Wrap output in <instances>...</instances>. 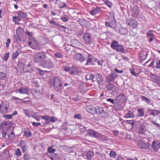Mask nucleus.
<instances>
[{
    "instance_id": "obj_12",
    "label": "nucleus",
    "mask_w": 160,
    "mask_h": 160,
    "mask_svg": "<svg viewBox=\"0 0 160 160\" xmlns=\"http://www.w3.org/2000/svg\"><path fill=\"white\" fill-rule=\"evenodd\" d=\"M95 77L99 85H102L104 83V80L103 77L98 73L96 74Z\"/></svg>"
},
{
    "instance_id": "obj_1",
    "label": "nucleus",
    "mask_w": 160,
    "mask_h": 160,
    "mask_svg": "<svg viewBox=\"0 0 160 160\" xmlns=\"http://www.w3.org/2000/svg\"><path fill=\"white\" fill-rule=\"evenodd\" d=\"M62 84V81L61 79L59 77H56L54 78L50 86L51 87L53 86L54 89L58 91L61 89Z\"/></svg>"
},
{
    "instance_id": "obj_13",
    "label": "nucleus",
    "mask_w": 160,
    "mask_h": 160,
    "mask_svg": "<svg viewBox=\"0 0 160 160\" xmlns=\"http://www.w3.org/2000/svg\"><path fill=\"white\" fill-rule=\"evenodd\" d=\"M138 144V147L142 149H147L149 146L148 143H146L142 140H141L139 141Z\"/></svg>"
},
{
    "instance_id": "obj_4",
    "label": "nucleus",
    "mask_w": 160,
    "mask_h": 160,
    "mask_svg": "<svg viewBox=\"0 0 160 160\" xmlns=\"http://www.w3.org/2000/svg\"><path fill=\"white\" fill-rule=\"evenodd\" d=\"M28 45L33 49L38 50L41 49L38 43L34 38L29 39Z\"/></svg>"
},
{
    "instance_id": "obj_53",
    "label": "nucleus",
    "mask_w": 160,
    "mask_h": 160,
    "mask_svg": "<svg viewBox=\"0 0 160 160\" xmlns=\"http://www.w3.org/2000/svg\"><path fill=\"white\" fill-rule=\"evenodd\" d=\"M64 70L66 72L69 71L70 73V71L71 70V68H70L68 66H63Z\"/></svg>"
},
{
    "instance_id": "obj_7",
    "label": "nucleus",
    "mask_w": 160,
    "mask_h": 160,
    "mask_svg": "<svg viewBox=\"0 0 160 160\" xmlns=\"http://www.w3.org/2000/svg\"><path fill=\"white\" fill-rule=\"evenodd\" d=\"M150 80L154 84L160 87V76L154 74H151L150 77Z\"/></svg>"
},
{
    "instance_id": "obj_46",
    "label": "nucleus",
    "mask_w": 160,
    "mask_h": 160,
    "mask_svg": "<svg viewBox=\"0 0 160 160\" xmlns=\"http://www.w3.org/2000/svg\"><path fill=\"white\" fill-rule=\"evenodd\" d=\"M31 67V64L29 63L27 65V68L26 72H32L33 71V69L31 68L30 67Z\"/></svg>"
},
{
    "instance_id": "obj_38",
    "label": "nucleus",
    "mask_w": 160,
    "mask_h": 160,
    "mask_svg": "<svg viewBox=\"0 0 160 160\" xmlns=\"http://www.w3.org/2000/svg\"><path fill=\"white\" fill-rule=\"evenodd\" d=\"M94 76L92 74H88L86 76V79L87 80H92Z\"/></svg>"
},
{
    "instance_id": "obj_33",
    "label": "nucleus",
    "mask_w": 160,
    "mask_h": 160,
    "mask_svg": "<svg viewBox=\"0 0 160 160\" xmlns=\"http://www.w3.org/2000/svg\"><path fill=\"white\" fill-rule=\"evenodd\" d=\"M94 155V153L91 151H89L87 153V156L88 159H92Z\"/></svg>"
},
{
    "instance_id": "obj_14",
    "label": "nucleus",
    "mask_w": 160,
    "mask_h": 160,
    "mask_svg": "<svg viewBox=\"0 0 160 160\" xmlns=\"http://www.w3.org/2000/svg\"><path fill=\"white\" fill-rule=\"evenodd\" d=\"M147 130V126L142 124L138 128V133L140 134H145Z\"/></svg>"
},
{
    "instance_id": "obj_34",
    "label": "nucleus",
    "mask_w": 160,
    "mask_h": 160,
    "mask_svg": "<svg viewBox=\"0 0 160 160\" xmlns=\"http://www.w3.org/2000/svg\"><path fill=\"white\" fill-rule=\"evenodd\" d=\"M55 3L57 4H59V7L61 8H64L66 5V4L65 3L62 2L59 0H56Z\"/></svg>"
},
{
    "instance_id": "obj_16",
    "label": "nucleus",
    "mask_w": 160,
    "mask_h": 160,
    "mask_svg": "<svg viewBox=\"0 0 160 160\" xmlns=\"http://www.w3.org/2000/svg\"><path fill=\"white\" fill-rule=\"evenodd\" d=\"M152 147L155 151H157L160 148V142L159 141H154L152 144Z\"/></svg>"
},
{
    "instance_id": "obj_23",
    "label": "nucleus",
    "mask_w": 160,
    "mask_h": 160,
    "mask_svg": "<svg viewBox=\"0 0 160 160\" xmlns=\"http://www.w3.org/2000/svg\"><path fill=\"white\" fill-rule=\"evenodd\" d=\"M106 88L108 91L113 90L116 88V86L113 84L109 83L106 87Z\"/></svg>"
},
{
    "instance_id": "obj_54",
    "label": "nucleus",
    "mask_w": 160,
    "mask_h": 160,
    "mask_svg": "<svg viewBox=\"0 0 160 160\" xmlns=\"http://www.w3.org/2000/svg\"><path fill=\"white\" fill-rule=\"evenodd\" d=\"M9 52L5 53L4 57L3 58V60L5 61H7L8 59V58L9 56Z\"/></svg>"
},
{
    "instance_id": "obj_49",
    "label": "nucleus",
    "mask_w": 160,
    "mask_h": 160,
    "mask_svg": "<svg viewBox=\"0 0 160 160\" xmlns=\"http://www.w3.org/2000/svg\"><path fill=\"white\" fill-rule=\"evenodd\" d=\"M120 32L122 34H125L127 32V30L125 28H122L120 29Z\"/></svg>"
},
{
    "instance_id": "obj_51",
    "label": "nucleus",
    "mask_w": 160,
    "mask_h": 160,
    "mask_svg": "<svg viewBox=\"0 0 160 160\" xmlns=\"http://www.w3.org/2000/svg\"><path fill=\"white\" fill-rule=\"evenodd\" d=\"M95 131L92 130H90L88 131V134L91 136L93 137Z\"/></svg>"
},
{
    "instance_id": "obj_18",
    "label": "nucleus",
    "mask_w": 160,
    "mask_h": 160,
    "mask_svg": "<svg viewBox=\"0 0 160 160\" xmlns=\"http://www.w3.org/2000/svg\"><path fill=\"white\" fill-rule=\"evenodd\" d=\"M74 58L76 60H79L81 62L85 61V59L82 55L80 53H77L75 54L74 56Z\"/></svg>"
},
{
    "instance_id": "obj_63",
    "label": "nucleus",
    "mask_w": 160,
    "mask_h": 160,
    "mask_svg": "<svg viewBox=\"0 0 160 160\" xmlns=\"http://www.w3.org/2000/svg\"><path fill=\"white\" fill-rule=\"evenodd\" d=\"M15 154L18 156H20L21 155V153L19 149L18 148L16 149L15 151Z\"/></svg>"
},
{
    "instance_id": "obj_35",
    "label": "nucleus",
    "mask_w": 160,
    "mask_h": 160,
    "mask_svg": "<svg viewBox=\"0 0 160 160\" xmlns=\"http://www.w3.org/2000/svg\"><path fill=\"white\" fill-rule=\"evenodd\" d=\"M41 118L45 120V123L47 124H48L50 123V117L46 115L42 116Z\"/></svg>"
},
{
    "instance_id": "obj_19",
    "label": "nucleus",
    "mask_w": 160,
    "mask_h": 160,
    "mask_svg": "<svg viewBox=\"0 0 160 160\" xmlns=\"http://www.w3.org/2000/svg\"><path fill=\"white\" fill-rule=\"evenodd\" d=\"M95 59L92 55H89L88 59L87 60L86 65L93 64V62H95Z\"/></svg>"
},
{
    "instance_id": "obj_52",
    "label": "nucleus",
    "mask_w": 160,
    "mask_h": 160,
    "mask_svg": "<svg viewBox=\"0 0 160 160\" xmlns=\"http://www.w3.org/2000/svg\"><path fill=\"white\" fill-rule=\"evenodd\" d=\"M152 31H148L147 33V35L148 37H154V35L152 33Z\"/></svg>"
},
{
    "instance_id": "obj_62",
    "label": "nucleus",
    "mask_w": 160,
    "mask_h": 160,
    "mask_svg": "<svg viewBox=\"0 0 160 160\" xmlns=\"http://www.w3.org/2000/svg\"><path fill=\"white\" fill-rule=\"evenodd\" d=\"M6 76V74L4 73L0 72V79H3Z\"/></svg>"
},
{
    "instance_id": "obj_40",
    "label": "nucleus",
    "mask_w": 160,
    "mask_h": 160,
    "mask_svg": "<svg viewBox=\"0 0 160 160\" xmlns=\"http://www.w3.org/2000/svg\"><path fill=\"white\" fill-rule=\"evenodd\" d=\"M125 122H126L127 124L131 125L132 127H133L135 122V121L133 120H126Z\"/></svg>"
},
{
    "instance_id": "obj_41",
    "label": "nucleus",
    "mask_w": 160,
    "mask_h": 160,
    "mask_svg": "<svg viewBox=\"0 0 160 160\" xmlns=\"http://www.w3.org/2000/svg\"><path fill=\"white\" fill-rule=\"evenodd\" d=\"M140 98L142 101L145 102L149 104L150 103V100L148 98L142 95L140 96Z\"/></svg>"
},
{
    "instance_id": "obj_57",
    "label": "nucleus",
    "mask_w": 160,
    "mask_h": 160,
    "mask_svg": "<svg viewBox=\"0 0 160 160\" xmlns=\"http://www.w3.org/2000/svg\"><path fill=\"white\" fill-rule=\"evenodd\" d=\"M21 148L23 150V152H25L27 150V146L25 145H22L21 144Z\"/></svg>"
},
{
    "instance_id": "obj_9",
    "label": "nucleus",
    "mask_w": 160,
    "mask_h": 160,
    "mask_svg": "<svg viewBox=\"0 0 160 160\" xmlns=\"http://www.w3.org/2000/svg\"><path fill=\"white\" fill-rule=\"evenodd\" d=\"M131 15L133 18H136L139 12V8L136 5L134 6L131 11Z\"/></svg>"
},
{
    "instance_id": "obj_11",
    "label": "nucleus",
    "mask_w": 160,
    "mask_h": 160,
    "mask_svg": "<svg viewBox=\"0 0 160 160\" xmlns=\"http://www.w3.org/2000/svg\"><path fill=\"white\" fill-rule=\"evenodd\" d=\"M83 38L86 44H89L91 43L92 41L91 35L89 33H85Z\"/></svg>"
},
{
    "instance_id": "obj_17",
    "label": "nucleus",
    "mask_w": 160,
    "mask_h": 160,
    "mask_svg": "<svg viewBox=\"0 0 160 160\" xmlns=\"http://www.w3.org/2000/svg\"><path fill=\"white\" fill-rule=\"evenodd\" d=\"M87 111L91 114H94L96 113V109L91 106H88L86 107Z\"/></svg>"
},
{
    "instance_id": "obj_24",
    "label": "nucleus",
    "mask_w": 160,
    "mask_h": 160,
    "mask_svg": "<svg viewBox=\"0 0 160 160\" xmlns=\"http://www.w3.org/2000/svg\"><path fill=\"white\" fill-rule=\"evenodd\" d=\"M101 11V8L99 7H97L92 10L90 12V13L92 15H94L99 13Z\"/></svg>"
},
{
    "instance_id": "obj_8",
    "label": "nucleus",
    "mask_w": 160,
    "mask_h": 160,
    "mask_svg": "<svg viewBox=\"0 0 160 160\" xmlns=\"http://www.w3.org/2000/svg\"><path fill=\"white\" fill-rule=\"evenodd\" d=\"M127 24L132 28H136L138 25V23L136 20L131 18H128L126 19Z\"/></svg>"
},
{
    "instance_id": "obj_55",
    "label": "nucleus",
    "mask_w": 160,
    "mask_h": 160,
    "mask_svg": "<svg viewBox=\"0 0 160 160\" xmlns=\"http://www.w3.org/2000/svg\"><path fill=\"white\" fill-rule=\"evenodd\" d=\"M54 55L56 57L58 58H62L63 57L62 55L59 52L56 53Z\"/></svg>"
},
{
    "instance_id": "obj_59",
    "label": "nucleus",
    "mask_w": 160,
    "mask_h": 160,
    "mask_svg": "<svg viewBox=\"0 0 160 160\" xmlns=\"http://www.w3.org/2000/svg\"><path fill=\"white\" fill-rule=\"evenodd\" d=\"M25 136L27 137H29L31 136L32 133L30 132H24Z\"/></svg>"
},
{
    "instance_id": "obj_37",
    "label": "nucleus",
    "mask_w": 160,
    "mask_h": 160,
    "mask_svg": "<svg viewBox=\"0 0 160 160\" xmlns=\"http://www.w3.org/2000/svg\"><path fill=\"white\" fill-rule=\"evenodd\" d=\"M21 20V19L18 16L17 17H13V20L15 23L16 24H19L18 22L20 21Z\"/></svg>"
},
{
    "instance_id": "obj_15",
    "label": "nucleus",
    "mask_w": 160,
    "mask_h": 160,
    "mask_svg": "<svg viewBox=\"0 0 160 160\" xmlns=\"http://www.w3.org/2000/svg\"><path fill=\"white\" fill-rule=\"evenodd\" d=\"M155 62L156 65L155 66V68L157 69H159L160 68V60H153V61L151 62V63L148 65V66L149 67H152L154 68V62L155 61Z\"/></svg>"
},
{
    "instance_id": "obj_39",
    "label": "nucleus",
    "mask_w": 160,
    "mask_h": 160,
    "mask_svg": "<svg viewBox=\"0 0 160 160\" xmlns=\"http://www.w3.org/2000/svg\"><path fill=\"white\" fill-rule=\"evenodd\" d=\"M53 157H51V160H59L60 157L59 155L57 153L53 154Z\"/></svg>"
},
{
    "instance_id": "obj_27",
    "label": "nucleus",
    "mask_w": 160,
    "mask_h": 160,
    "mask_svg": "<svg viewBox=\"0 0 160 160\" xmlns=\"http://www.w3.org/2000/svg\"><path fill=\"white\" fill-rule=\"evenodd\" d=\"M18 92L20 94H28V90L27 89L24 88H21L18 89Z\"/></svg>"
},
{
    "instance_id": "obj_29",
    "label": "nucleus",
    "mask_w": 160,
    "mask_h": 160,
    "mask_svg": "<svg viewBox=\"0 0 160 160\" xmlns=\"http://www.w3.org/2000/svg\"><path fill=\"white\" fill-rule=\"evenodd\" d=\"M79 71L77 68L76 67H72L70 71V74L72 75L76 74L78 73Z\"/></svg>"
},
{
    "instance_id": "obj_44",
    "label": "nucleus",
    "mask_w": 160,
    "mask_h": 160,
    "mask_svg": "<svg viewBox=\"0 0 160 160\" xmlns=\"http://www.w3.org/2000/svg\"><path fill=\"white\" fill-rule=\"evenodd\" d=\"M13 39L14 42L17 43L20 40V39L19 37H17L15 35L13 36Z\"/></svg>"
},
{
    "instance_id": "obj_50",
    "label": "nucleus",
    "mask_w": 160,
    "mask_h": 160,
    "mask_svg": "<svg viewBox=\"0 0 160 160\" xmlns=\"http://www.w3.org/2000/svg\"><path fill=\"white\" fill-rule=\"evenodd\" d=\"M56 151V150L52 148L51 147H50L48 148V153H53Z\"/></svg>"
},
{
    "instance_id": "obj_48",
    "label": "nucleus",
    "mask_w": 160,
    "mask_h": 160,
    "mask_svg": "<svg viewBox=\"0 0 160 160\" xmlns=\"http://www.w3.org/2000/svg\"><path fill=\"white\" fill-rule=\"evenodd\" d=\"M77 35L79 36H81L83 34V30L80 29L78 30L76 32Z\"/></svg>"
},
{
    "instance_id": "obj_20",
    "label": "nucleus",
    "mask_w": 160,
    "mask_h": 160,
    "mask_svg": "<svg viewBox=\"0 0 160 160\" xmlns=\"http://www.w3.org/2000/svg\"><path fill=\"white\" fill-rule=\"evenodd\" d=\"M12 125V123L10 122H4L1 124L0 127L1 128H8L10 127Z\"/></svg>"
},
{
    "instance_id": "obj_2",
    "label": "nucleus",
    "mask_w": 160,
    "mask_h": 160,
    "mask_svg": "<svg viewBox=\"0 0 160 160\" xmlns=\"http://www.w3.org/2000/svg\"><path fill=\"white\" fill-rule=\"evenodd\" d=\"M46 58V55L45 52H39L34 56V60L35 62H40L42 61Z\"/></svg>"
},
{
    "instance_id": "obj_45",
    "label": "nucleus",
    "mask_w": 160,
    "mask_h": 160,
    "mask_svg": "<svg viewBox=\"0 0 160 160\" xmlns=\"http://www.w3.org/2000/svg\"><path fill=\"white\" fill-rule=\"evenodd\" d=\"M103 1L109 8H111L112 7V3L110 1L108 0H103Z\"/></svg>"
},
{
    "instance_id": "obj_61",
    "label": "nucleus",
    "mask_w": 160,
    "mask_h": 160,
    "mask_svg": "<svg viewBox=\"0 0 160 160\" xmlns=\"http://www.w3.org/2000/svg\"><path fill=\"white\" fill-rule=\"evenodd\" d=\"M18 55V53L17 52H15L12 55V59L14 60L15 58H16Z\"/></svg>"
},
{
    "instance_id": "obj_42",
    "label": "nucleus",
    "mask_w": 160,
    "mask_h": 160,
    "mask_svg": "<svg viewBox=\"0 0 160 160\" xmlns=\"http://www.w3.org/2000/svg\"><path fill=\"white\" fill-rule=\"evenodd\" d=\"M138 116L139 117H142L144 114V112L143 109L142 108H139L138 109Z\"/></svg>"
},
{
    "instance_id": "obj_5",
    "label": "nucleus",
    "mask_w": 160,
    "mask_h": 160,
    "mask_svg": "<svg viewBox=\"0 0 160 160\" xmlns=\"http://www.w3.org/2000/svg\"><path fill=\"white\" fill-rule=\"evenodd\" d=\"M96 113L100 117L106 118L108 117V113L104 111V109L102 107H99L96 109Z\"/></svg>"
},
{
    "instance_id": "obj_21",
    "label": "nucleus",
    "mask_w": 160,
    "mask_h": 160,
    "mask_svg": "<svg viewBox=\"0 0 160 160\" xmlns=\"http://www.w3.org/2000/svg\"><path fill=\"white\" fill-rule=\"evenodd\" d=\"M78 22L82 26L87 27L88 26V22L84 19L78 20Z\"/></svg>"
},
{
    "instance_id": "obj_64",
    "label": "nucleus",
    "mask_w": 160,
    "mask_h": 160,
    "mask_svg": "<svg viewBox=\"0 0 160 160\" xmlns=\"http://www.w3.org/2000/svg\"><path fill=\"white\" fill-rule=\"evenodd\" d=\"M23 158L24 160H29L30 158L29 155L27 154H25L24 155Z\"/></svg>"
},
{
    "instance_id": "obj_43",
    "label": "nucleus",
    "mask_w": 160,
    "mask_h": 160,
    "mask_svg": "<svg viewBox=\"0 0 160 160\" xmlns=\"http://www.w3.org/2000/svg\"><path fill=\"white\" fill-rule=\"evenodd\" d=\"M15 135L13 131L11 132L10 134H8V138L11 140H12L14 138Z\"/></svg>"
},
{
    "instance_id": "obj_47",
    "label": "nucleus",
    "mask_w": 160,
    "mask_h": 160,
    "mask_svg": "<svg viewBox=\"0 0 160 160\" xmlns=\"http://www.w3.org/2000/svg\"><path fill=\"white\" fill-rule=\"evenodd\" d=\"M24 111L26 115L29 117H31L32 115H31V112L27 109H24Z\"/></svg>"
},
{
    "instance_id": "obj_31",
    "label": "nucleus",
    "mask_w": 160,
    "mask_h": 160,
    "mask_svg": "<svg viewBox=\"0 0 160 160\" xmlns=\"http://www.w3.org/2000/svg\"><path fill=\"white\" fill-rule=\"evenodd\" d=\"M125 96L123 94L120 95L117 97L119 102H122L125 100Z\"/></svg>"
},
{
    "instance_id": "obj_32",
    "label": "nucleus",
    "mask_w": 160,
    "mask_h": 160,
    "mask_svg": "<svg viewBox=\"0 0 160 160\" xmlns=\"http://www.w3.org/2000/svg\"><path fill=\"white\" fill-rule=\"evenodd\" d=\"M124 50L123 46L120 45L115 49L117 51L122 52L124 53H125Z\"/></svg>"
},
{
    "instance_id": "obj_56",
    "label": "nucleus",
    "mask_w": 160,
    "mask_h": 160,
    "mask_svg": "<svg viewBox=\"0 0 160 160\" xmlns=\"http://www.w3.org/2000/svg\"><path fill=\"white\" fill-rule=\"evenodd\" d=\"M109 155L111 157L115 158L116 157L117 154L114 151H111Z\"/></svg>"
},
{
    "instance_id": "obj_26",
    "label": "nucleus",
    "mask_w": 160,
    "mask_h": 160,
    "mask_svg": "<svg viewBox=\"0 0 160 160\" xmlns=\"http://www.w3.org/2000/svg\"><path fill=\"white\" fill-rule=\"evenodd\" d=\"M34 96L37 98H41L42 97L41 92L39 91H36L34 93Z\"/></svg>"
},
{
    "instance_id": "obj_22",
    "label": "nucleus",
    "mask_w": 160,
    "mask_h": 160,
    "mask_svg": "<svg viewBox=\"0 0 160 160\" xmlns=\"http://www.w3.org/2000/svg\"><path fill=\"white\" fill-rule=\"evenodd\" d=\"M123 107V106L121 104L117 102H115L113 106L114 109L116 110H120Z\"/></svg>"
},
{
    "instance_id": "obj_36",
    "label": "nucleus",
    "mask_w": 160,
    "mask_h": 160,
    "mask_svg": "<svg viewBox=\"0 0 160 160\" xmlns=\"http://www.w3.org/2000/svg\"><path fill=\"white\" fill-rule=\"evenodd\" d=\"M18 15L20 18L23 19L27 17V15L26 13L23 12L22 11H19L18 12Z\"/></svg>"
},
{
    "instance_id": "obj_3",
    "label": "nucleus",
    "mask_w": 160,
    "mask_h": 160,
    "mask_svg": "<svg viewBox=\"0 0 160 160\" xmlns=\"http://www.w3.org/2000/svg\"><path fill=\"white\" fill-rule=\"evenodd\" d=\"M41 65L44 68L50 69L53 67L54 64L51 59H48L43 61Z\"/></svg>"
},
{
    "instance_id": "obj_30",
    "label": "nucleus",
    "mask_w": 160,
    "mask_h": 160,
    "mask_svg": "<svg viewBox=\"0 0 160 160\" xmlns=\"http://www.w3.org/2000/svg\"><path fill=\"white\" fill-rule=\"evenodd\" d=\"M160 114V111L156 110H151L150 112V114L154 116Z\"/></svg>"
},
{
    "instance_id": "obj_58",
    "label": "nucleus",
    "mask_w": 160,
    "mask_h": 160,
    "mask_svg": "<svg viewBox=\"0 0 160 160\" xmlns=\"http://www.w3.org/2000/svg\"><path fill=\"white\" fill-rule=\"evenodd\" d=\"M130 72H131V73L133 75L135 76H137L138 75V74L135 72L134 70L133 69L130 68Z\"/></svg>"
},
{
    "instance_id": "obj_10",
    "label": "nucleus",
    "mask_w": 160,
    "mask_h": 160,
    "mask_svg": "<svg viewBox=\"0 0 160 160\" xmlns=\"http://www.w3.org/2000/svg\"><path fill=\"white\" fill-rule=\"evenodd\" d=\"M117 74L115 73H112L108 75L106 78V81L107 82H113L114 79L117 77Z\"/></svg>"
},
{
    "instance_id": "obj_6",
    "label": "nucleus",
    "mask_w": 160,
    "mask_h": 160,
    "mask_svg": "<svg viewBox=\"0 0 160 160\" xmlns=\"http://www.w3.org/2000/svg\"><path fill=\"white\" fill-rule=\"evenodd\" d=\"M9 107V103L8 102H5L0 103V112L2 113L7 112Z\"/></svg>"
},
{
    "instance_id": "obj_25",
    "label": "nucleus",
    "mask_w": 160,
    "mask_h": 160,
    "mask_svg": "<svg viewBox=\"0 0 160 160\" xmlns=\"http://www.w3.org/2000/svg\"><path fill=\"white\" fill-rule=\"evenodd\" d=\"M135 117L134 113L131 111H128L127 114H125L124 117L125 118H133Z\"/></svg>"
},
{
    "instance_id": "obj_60",
    "label": "nucleus",
    "mask_w": 160,
    "mask_h": 160,
    "mask_svg": "<svg viewBox=\"0 0 160 160\" xmlns=\"http://www.w3.org/2000/svg\"><path fill=\"white\" fill-rule=\"evenodd\" d=\"M74 118L75 119H80L82 118V116L80 114H75L74 116Z\"/></svg>"
},
{
    "instance_id": "obj_28",
    "label": "nucleus",
    "mask_w": 160,
    "mask_h": 160,
    "mask_svg": "<svg viewBox=\"0 0 160 160\" xmlns=\"http://www.w3.org/2000/svg\"><path fill=\"white\" fill-rule=\"evenodd\" d=\"M120 45L118 41H113L112 42L111 47L112 48L115 50L116 48L118 47Z\"/></svg>"
}]
</instances>
